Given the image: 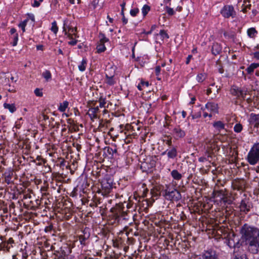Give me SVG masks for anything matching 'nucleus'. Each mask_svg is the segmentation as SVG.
<instances>
[{"mask_svg": "<svg viewBox=\"0 0 259 259\" xmlns=\"http://www.w3.org/2000/svg\"><path fill=\"white\" fill-rule=\"evenodd\" d=\"M107 153L110 155L111 157L113 156L114 154L117 153V149L115 146L113 148L110 147H107L105 148Z\"/></svg>", "mask_w": 259, "mask_h": 259, "instance_id": "23", "label": "nucleus"}, {"mask_svg": "<svg viewBox=\"0 0 259 259\" xmlns=\"http://www.w3.org/2000/svg\"><path fill=\"white\" fill-rule=\"evenodd\" d=\"M163 196L166 199L171 201H178L182 198L180 192L175 189L172 190H170V189L165 190Z\"/></svg>", "mask_w": 259, "mask_h": 259, "instance_id": "5", "label": "nucleus"}, {"mask_svg": "<svg viewBox=\"0 0 259 259\" xmlns=\"http://www.w3.org/2000/svg\"><path fill=\"white\" fill-rule=\"evenodd\" d=\"M99 2V0H93L91 2V4L94 7V8H96V7L98 5Z\"/></svg>", "mask_w": 259, "mask_h": 259, "instance_id": "50", "label": "nucleus"}, {"mask_svg": "<svg viewBox=\"0 0 259 259\" xmlns=\"http://www.w3.org/2000/svg\"><path fill=\"white\" fill-rule=\"evenodd\" d=\"M219 150V148L216 145L214 141H210L206 146L207 152L214 153V152L218 151Z\"/></svg>", "mask_w": 259, "mask_h": 259, "instance_id": "14", "label": "nucleus"}, {"mask_svg": "<svg viewBox=\"0 0 259 259\" xmlns=\"http://www.w3.org/2000/svg\"><path fill=\"white\" fill-rule=\"evenodd\" d=\"M192 58V55H188V56L187 57V58L186 59V63L187 64H188L190 63V61Z\"/></svg>", "mask_w": 259, "mask_h": 259, "instance_id": "57", "label": "nucleus"}, {"mask_svg": "<svg viewBox=\"0 0 259 259\" xmlns=\"http://www.w3.org/2000/svg\"><path fill=\"white\" fill-rule=\"evenodd\" d=\"M61 254L60 255V257L64 258L66 256H67V254L66 253L65 251L64 250H61Z\"/></svg>", "mask_w": 259, "mask_h": 259, "instance_id": "54", "label": "nucleus"}, {"mask_svg": "<svg viewBox=\"0 0 259 259\" xmlns=\"http://www.w3.org/2000/svg\"><path fill=\"white\" fill-rule=\"evenodd\" d=\"M4 106L6 109H8L11 113H13L16 110V108L14 104H10L5 103Z\"/></svg>", "mask_w": 259, "mask_h": 259, "instance_id": "25", "label": "nucleus"}, {"mask_svg": "<svg viewBox=\"0 0 259 259\" xmlns=\"http://www.w3.org/2000/svg\"><path fill=\"white\" fill-rule=\"evenodd\" d=\"M87 61L83 59L81 62V64L78 66V68L80 71H83L85 70L86 68Z\"/></svg>", "mask_w": 259, "mask_h": 259, "instance_id": "34", "label": "nucleus"}, {"mask_svg": "<svg viewBox=\"0 0 259 259\" xmlns=\"http://www.w3.org/2000/svg\"><path fill=\"white\" fill-rule=\"evenodd\" d=\"M122 203L117 204L114 207L112 208L111 210L113 212L115 220L119 221L120 218L123 220H127V212L123 210L124 207Z\"/></svg>", "mask_w": 259, "mask_h": 259, "instance_id": "3", "label": "nucleus"}, {"mask_svg": "<svg viewBox=\"0 0 259 259\" xmlns=\"http://www.w3.org/2000/svg\"><path fill=\"white\" fill-rule=\"evenodd\" d=\"M167 156L169 158H174L177 155V151L175 147H173L170 150H167Z\"/></svg>", "mask_w": 259, "mask_h": 259, "instance_id": "22", "label": "nucleus"}, {"mask_svg": "<svg viewBox=\"0 0 259 259\" xmlns=\"http://www.w3.org/2000/svg\"><path fill=\"white\" fill-rule=\"evenodd\" d=\"M172 177L176 180L181 179L182 176L177 170H173L171 172Z\"/></svg>", "mask_w": 259, "mask_h": 259, "instance_id": "24", "label": "nucleus"}, {"mask_svg": "<svg viewBox=\"0 0 259 259\" xmlns=\"http://www.w3.org/2000/svg\"><path fill=\"white\" fill-rule=\"evenodd\" d=\"M122 16H123L122 18V22L124 24H126L127 23V19L125 18L124 15Z\"/></svg>", "mask_w": 259, "mask_h": 259, "instance_id": "63", "label": "nucleus"}, {"mask_svg": "<svg viewBox=\"0 0 259 259\" xmlns=\"http://www.w3.org/2000/svg\"><path fill=\"white\" fill-rule=\"evenodd\" d=\"M239 207L241 212L246 214L252 207V204L249 199L245 198L241 200Z\"/></svg>", "mask_w": 259, "mask_h": 259, "instance_id": "10", "label": "nucleus"}, {"mask_svg": "<svg viewBox=\"0 0 259 259\" xmlns=\"http://www.w3.org/2000/svg\"><path fill=\"white\" fill-rule=\"evenodd\" d=\"M243 6L244 8L242 11L244 13L247 12V10L251 9V5L249 0H244Z\"/></svg>", "mask_w": 259, "mask_h": 259, "instance_id": "21", "label": "nucleus"}, {"mask_svg": "<svg viewBox=\"0 0 259 259\" xmlns=\"http://www.w3.org/2000/svg\"><path fill=\"white\" fill-rule=\"evenodd\" d=\"M159 34L162 40H164L165 38L168 39L169 38L168 34L164 30H161Z\"/></svg>", "mask_w": 259, "mask_h": 259, "instance_id": "37", "label": "nucleus"}, {"mask_svg": "<svg viewBox=\"0 0 259 259\" xmlns=\"http://www.w3.org/2000/svg\"><path fill=\"white\" fill-rule=\"evenodd\" d=\"M193 119L198 118L201 117V112H198L192 115Z\"/></svg>", "mask_w": 259, "mask_h": 259, "instance_id": "51", "label": "nucleus"}, {"mask_svg": "<svg viewBox=\"0 0 259 259\" xmlns=\"http://www.w3.org/2000/svg\"><path fill=\"white\" fill-rule=\"evenodd\" d=\"M247 159L252 165L256 164L259 161V142L253 145L248 153Z\"/></svg>", "mask_w": 259, "mask_h": 259, "instance_id": "2", "label": "nucleus"}, {"mask_svg": "<svg viewBox=\"0 0 259 259\" xmlns=\"http://www.w3.org/2000/svg\"><path fill=\"white\" fill-rule=\"evenodd\" d=\"M85 234H86V233H84V235H81L79 236V241H80L81 244L84 245L85 244V240L89 237V234H87V235H85Z\"/></svg>", "mask_w": 259, "mask_h": 259, "instance_id": "32", "label": "nucleus"}, {"mask_svg": "<svg viewBox=\"0 0 259 259\" xmlns=\"http://www.w3.org/2000/svg\"><path fill=\"white\" fill-rule=\"evenodd\" d=\"M149 85V82L148 81H145L144 80H141L140 83H139L138 85V88L140 91H141L143 90V87H148Z\"/></svg>", "mask_w": 259, "mask_h": 259, "instance_id": "36", "label": "nucleus"}, {"mask_svg": "<svg viewBox=\"0 0 259 259\" xmlns=\"http://www.w3.org/2000/svg\"><path fill=\"white\" fill-rule=\"evenodd\" d=\"M215 197H220L221 199L224 202H227V197L226 196V194L225 193L223 190H220L219 191H216L214 192Z\"/></svg>", "mask_w": 259, "mask_h": 259, "instance_id": "18", "label": "nucleus"}, {"mask_svg": "<svg viewBox=\"0 0 259 259\" xmlns=\"http://www.w3.org/2000/svg\"><path fill=\"white\" fill-rule=\"evenodd\" d=\"M42 76L46 79V81H48L52 78V75L49 70H45L42 73Z\"/></svg>", "mask_w": 259, "mask_h": 259, "instance_id": "27", "label": "nucleus"}, {"mask_svg": "<svg viewBox=\"0 0 259 259\" xmlns=\"http://www.w3.org/2000/svg\"><path fill=\"white\" fill-rule=\"evenodd\" d=\"M206 77V74L204 73H199L196 79L198 82H202L203 81H204Z\"/></svg>", "mask_w": 259, "mask_h": 259, "instance_id": "30", "label": "nucleus"}, {"mask_svg": "<svg viewBox=\"0 0 259 259\" xmlns=\"http://www.w3.org/2000/svg\"><path fill=\"white\" fill-rule=\"evenodd\" d=\"M201 109L203 111V116H204V117H206L208 116V113L205 111L206 109L201 108Z\"/></svg>", "mask_w": 259, "mask_h": 259, "instance_id": "59", "label": "nucleus"}, {"mask_svg": "<svg viewBox=\"0 0 259 259\" xmlns=\"http://www.w3.org/2000/svg\"><path fill=\"white\" fill-rule=\"evenodd\" d=\"M74 31H76V29H74L73 28L69 29L68 32L70 33L69 37L72 36V34H75Z\"/></svg>", "mask_w": 259, "mask_h": 259, "instance_id": "52", "label": "nucleus"}, {"mask_svg": "<svg viewBox=\"0 0 259 259\" xmlns=\"http://www.w3.org/2000/svg\"><path fill=\"white\" fill-rule=\"evenodd\" d=\"M68 102L66 101H64L62 103L60 104L58 109L61 112H64L68 106Z\"/></svg>", "mask_w": 259, "mask_h": 259, "instance_id": "26", "label": "nucleus"}, {"mask_svg": "<svg viewBox=\"0 0 259 259\" xmlns=\"http://www.w3.org/2000/svg\"><path fill=\"white\" fill-rule=\"evenodd\" d=\"M259 68V63H252L246 69V71L247 74L252 75L255 69Z\"/></svg>", "mask_w": 259, "mask_h": 259, "instance_id": "15", "label": "nucleus"}, {"mask_svg": "<svg viewBox=\"0 0 259 259\" xmlns=\"http://www.w3.org/2000/svg\"><path fill=\"white\" fill-rule=\"evenodd\" d=\"M113 188V180L109 178H106L102 180L101 182V193L102 195L105 196L108 195L111 191Z\"/></svg>", "mask_w": 259, "mask_h": 259, "instance_id": "4", "label": "nucleus"}, {"mask_svg": "<svg viewBox=\"0 0 259 259\" xmlns=\"http://www.w3.org/2000/svg\"><path fill=\"white\" fill-rule=\"evenodd\" d=\"M99 36L100 38V42L101 43L104 44L109 40V39L105 37V35L102 33H100Z\"/></svg>", "mask_w": 259, "mask_h": 259, "instance_id": "40", "label": "nucleus"}, {"mask_svg": "<svg viewBox=\"0 0 259 259\" xmlns=\"http://www.w3.org/2000/svg\"><path fill=\"white\" fill-rule=\"evenodd\" d=\"M221 14L226 18H229L230 17L234 18L236 15L233 7L230 5L225 6L221 10Z\"/></svg>", "mask_w": 259, "mask_h": 259, "instance_id": "6", "label": "nucleus"}, {"mask_svg": "<svg viewBox=\"0 0 259 259\" xmlns=\"http://www.w3.org/2000/svg\"><path fill=\"white\" fill-rule=\"evenodd\" d=\"M150 10V7L147 5H145L142 9L143 15L145 16L148 14Z\"/></svg>", "mask_w": 259, "mask_h": 259, "instance_id": "35", "label": "nucleus"}, {"mask_svg": "<svg viewBox=\"0 0 259 259\" xmlns=\"http://www.w3.org/2000/svg\"><path fill=\"white\" fill-rule=\"evenodd\" d=\"M234 259H247V256L244 253L235 254Z\"/></svg>", "mask_w": 259, "mask_h": 259, "instance_id": "41", "label": "nucleus"}, {"mask_svg": "<svg viewBox=\"0 0 259 259\" xmlns=\"http://www.w3.org/2000/svg\"><path fill=\"white\" fill-rule=\"evenodd\" d=\"M205 109L207 110L208 111H209L211 113H218V105L213 102H208L206 104L205 106Z\"/></svg>", "mask_w": 259, "mask_h": 259, "instance_id": "13", "label": "nucleus"}, {"mask_svg": "<svg viewBox=\"0 0 259 259\" xmlns=\"http://www.w3.org/2000/svg\"><path fill=\"white\" fill-rule=\"evenodd\" d=\"M27 21V20H25L23 22L20 23L19 25V26L22 28L23 32H24L25 30V27L26 25Z\"/></svg>", "mask_w": 259, "mask_h": 259, "instance_id": "45", "label": "nucleus"}, {"mask_svg": "<svg viewBox=\"0 0 259 259\" xmlns=\"http://www.w3.org/2000/svg\"><path fill=\"white\" fill-rule=\"evenodd\" d=\"M14 242L13 239L12 238H10L9 240L6 242L8 243V245H9V244H12Z\"/></svg>", "mask_w": 259, "mask_h": 259, "instance_id": "61", "label": "nucleus"}, {"mask_svg": "<svg viewBox=\"0 0 259 259\" xmlns=\"http://www.w3.org/2000/svg\"><path fill=\"white\" fill-rule=\"evenodd\" d=\"M28 16H29V18L32 21H34L35 18L34 16L32 14H28Z\"/></svg>", "mask_w": 259, "mask_h": 259, "instance_id": "62", "label": "nucleus"}, {"mask_svg": "<svg viewBox=\"0 0 259 259\" xmlns=\"http://www.w3.org/2000/svg\"><path fill=\"white\" fill-rule=\"evenodd\" d=\"M125 4H126L125 2L124 1H123L122 3L120 5V6L122 8V9H121L122 15H123V11H124V9Z\"/></svg>", "mask_w": 259, "mask_h": 259, "instance_id": "56", "label": "nucleus"}, {"mask_svg": "<svg viewBox=\"0 0 259 259\" xmlns=\"http://www.w3.org/2000/svg\"><path fill=\"white\" fill-rule=\"evenodd\" d=\"M99 107L101 108L104 107L106 108L105 104H106L105 99L102 98H100L99 99Z\"/></svg>", "mask_w": 259, "mask_h": 259, "instance_id": "42", "label": "nucleus"}, {"mask_svg": "<svg viewBox=\"0 0 259 259\" xmlns=\"http://www.w3.org/2000/svg\"><path fill=\"white\" fill-rule=\"evenodd\" d=\"M222 52V47L218 43H214L211 47V52L214 55H219Z\"/></svg>", "mask_w": 259, "mask_h": 259, "instance_id": "16", "label": "nucleus"}, {"mask_svg": "<svg viewBox=\"0 0 259 259\" xmlns=\"http://www.w3.org/2000/svg\"><path fill=\"white\" fill-rule=\"evenodd\" d=\"M249 122L251 125L254 127L258 128L259 127V114H256L251 113L249 119Z\"/></svg>", "mask_w": 259, "mask_h": 259, "instance_id": "12", "label": "nucleus"}, {"mask_svg": "<svg viewBox=\"0 0 259 259\" xmlns=\"http://www.w3.org/2000/svg\"><path fill=\"white\" fill-rule=\"evenodd\" d=\"M198 160H199V161L201 162H203L206 161V156H205V155H204V156L199 157Z\"/></svg>", "mask_w": 259, "mask_h": 259, "instance_id": "58", "label": "nucleus"}, {"mask_svg": "<svg viewBox=\"0 0 259 259\" xmlns=\"http://www.w3.org/2000/svg\"><path fill=\"white\" fill-rule=\"evenodd\" d=\"M40 5V3L39 2H38L36 0H35L34 1V3L32 5V6L33 7H39Z\"/></svg>", "mask_w": 259, "mask_h": 259, "instance_id": "55", "label": "nucleus"}, {"mask_svg": "<svg viewBox=\"0 0 259 259\" xmlns=\"http://www.w3.org/2000/svg\"><path fill=\"white\" fill-rule=\"evenodd\" d=\"M106 82L110 85H112L115 83V81L113 76H109L107 74H106Z\"/></svg>", "mask_w": 259, "mask_h": 259, "instance_id": "28", "label": "nucleus"}, {"mask_svg": "<svg viewBox=\"0 0 259 259\" xmlns=\"http://www.w3.org/2000/svg\"><path fill=\"white\" fill-rule=\"evenodd\" d=\"M253 57L254 59L259 60V52H256L253 53Z\"/></svg>", "mask_w": 259, "mask_h": 259, "instance_id": "53", "label": "nucleus"}, {"mask_svg": "<svg viewBox=\"0 0 259 259\" xmlns=\"http://www.w3.org/2000/svg\"><path fill=\"white\" fill-rule=\"evenodd\" d=\"M200 259H219V253L217 251L209 249L204 250L200 255Z\"/></svg>", "mask_w": 259, "mask_h": 259, "instance_id": "7", "label": "nucleus"}, {"mask_svg": "<svg viewBox=\"0 0 259 259\" xmlns=\"http://www.w3.org/2000/svg\"><path fill=\"white\" fill-rule=\"evenodd\" d=\"M213 153L211 152H207L206 151L205 156H206V161H209V162H211L212 158Z\"/></svg>", "mask_w": 259, "mask_h": 259, "instance_id": "39", "label": "nucleus"}, {"mask_svg": "<svg viewBox=\"0 0 259 259\" xmlns=\"http://www.w3.org/2000/svg\"><path fill=\"white\" fill-rule=\"evenodd\" d=\"M231 94L237 98L245 99V96L247 94V91L241 89L236 86H233L230 89Z\"/></svg>", "mask_w": 259, "mask_h": 259, "instance_id": "9", "label": "nucleus"}, {"mask_svg": "<svg viewBox=\"0 0 259 259\" xmlns=\"http://www.w3.org/2000/svg\"><path fill=\"white\" fill-rule=\"evenodd\" d=\"M69 37L71 39V40L68 42V44L71 46L75 45L77 42V40L72 39V36H70Z\"/></svg>", "mask_w": 259, "mask_h": 259, "instance_id": "48", "label": "nucleus"}, {"mask_svg": "<svg viewBox=\"0 0 259 259\" xmlns=\"http://www.w3.org/2000/svg\"><path fill=\"white\" fill-rule=\"evenodd\" d=\"M16 31V30L15 28H13L12 29H11L10 30V33L12 34H16L15 32Z\"/></svg>", "mask_w": 259, "mask_h": 259, "instance_id": "64", "label": "nucleus"}, {"mask_svg": "<svg viewBox=\"0 0 259 259\" xmlns=\"http://www.w3.org/2000/svg\"><path fill=\"white\" fill-rule=\"evenodd\" d=\"M11 177L10 176H8L5 178V182L8 184H9L11 183Z\"/></svg>", "mask_w": 259, "mask_h": 259, "instance_id": "60", "label": "nucleus"}, {"mask_svg": "<svg viewBox=\"0 0 259 259\" xmlns=\"http://www.w3.org/2000/svg\"><path fill=\"white\" fill-rule=\"evenodd\" d=\"M226 242L230 248H235L239 245V240L234 233L228 235Z\"/></svg>", "mask_w": 259, "mask_h": 259, "instance_id": "8", "label": "nucleus"}, {"mask_svg": "<svg viewBox=\"0 0 259 259\" xmlns=\"http://www.w3.org/2000/svg\"><path fill=\"white\" fill-rule=\"evenodd\" d=\"M51 30L52 32H53L55 34H56L58 31V27L57 25L56 21H54L52 23V27Z\"/></svg>", "mask_w": 259, "mask_h": 259, "instance_id": "33", "label": "nucleus"}, {"mask_svg": "<svg viewBox=\"0 0 259 259\" xmlns=\"http://www.w3.org/2000/svg\"><path fill=\"white\" fill-rule=\"evenodd\" d=\"M213 126L218 132H220L225 128V124L221 121H217L213 123Z\"/></svg>", "mask_w": 259, "mask_h": 259, "instance_id": "19", "label": "nucleus"}, {"mask_svg": "<svg viewBox=\"0 0 259 259\" xmlns=\"http://www.w3.org/2000/svg\"><path fill=\"white\" fill-rule=\"evenodd\" d=\"M11 246L8 245V243L6 242H2L0 243V250H7L9 251Z\"/></svg>", "mask_w": 259, "mask_h": 259, "instance_id": "29", "label": "nucleus"}, {"mask_svg": "<svg viewBox=\"0 0 259 259\" xmlns=\"http://www.w3.org/2000/svg\"><path fill=\"white\" fill-rule=\"evenodd\" d=\"M18 40V34H15L14 35L13 41L12 42V45L13 46H15L17 45Z\"/></svg>", "mask_w": 259, "mask_h": 259, "instance_id": "43", "label": "nucleus"}, {"mask_svg": "<svg viewBox=\"0 0 259 259\" xmlns=\"http://www.w3.org/2000/svg\"><path fill=\"white\" fill-rule=\"evenodd\" d=\"M161 71V67L159 66H157L155 68V74L156 76H159Z\"/></svg>", "mask_w": 259, "mask_h": 259, "instance_id": "49", "label": "nucleus"}, {"mask_svg": "<svg viewBox=\"0 0 259 259\" xmlns=\"http://www.w3.org/2000/svg\"><path fill=\"white\" fill-rule=\"evenodd\" d=\"M139 12L138 9H132L130 11V14L132 16H136Z\"/></svg>", "mask_w": 259, "mask_h": 259, "instance_id": "47", "label": "nucleus"}, {"mask_svg": "<svg viewBox=\"0 0 259 259\" xmlns=\"http://www.w3.org/2000/svg\"><path fill=\"white\" fill-rule=\"evenodd\" d=\"M241 232L242 238L248 245V249L252 253H257L259 250V230L245 224Z\"/></svg>", "mask_w": 259, "mask_h": 259, "instance_id": "1", "label": "nucleus"}, {"mask_svg": "<svg viewBox=\"0 0 259 259\" xmlns=\"http://www.w3.org/2000/svg\"><path fill=\"white\" fill-rule=\"evenodd\" d=\"M257 33V31L254 27L249 28L247 30V34L250 38H255Z\"/></svg>", "mask_w": 259, "mask_h": 259, "instance_id": "17", "label": "nucleus"}, {"mask_svg": "<svg viewBox=\"0 0 259 259\" xmlns=\"http://www.w3.org/2000/svg\"><path fill=\"white\" fill-rule=\"evenodd\" d=\"M242 130V125L240 123H237L234 127V130L236 133H240Z\"/></svg>", "mask_w": 259, "mask_h": 259, "instance_id": "38", "label": "nucleus"}, {"mask_svg": "<svg viewBox=\"0 0 259 259\" xmlns=\"http://www.w3.org/2000/svg\"><path fill=\"white\" fill-rule=\"evenodd\" d=\"M96 49H97V52L98 53H100L103 52L105 51L106 47L104 45V44L100 42V44L97 45Z\"/></svg>", "mask_w": 259, "mask_h": 259, "instance_id": "31", "label": "nucleus"}, {"mask_svg": "<svg viewBox=\"0 0 259 259\" xmlns=\"http://www.w3.org/2000/svg\"><path fill=\"white\" fill-rule=\"evenodd\" d=\"M34 93L37 97H41L42 96V92L39 89H36L34 90Z\"/></svg>", "mask_w": 259, "mask_h": 259, "instance_id": "46", "label": "nucleus"}, {"mask_svg": "<svg viewBox=\"0 0 259 259\" xmlns=\"http://www.w3.org/2000/svg\"><path fill=\"white\" fill-rule=\"evenodd\" d=\"M174 133L177 138H183L185 136V133L179 127H175L174 129Z\"/></svg>", "mask_w": 259, "mask_h": 259, "instance_id": "20", "label": "nucleus"}, {"mask_svg": "<svg viewBox=\"0 0 259 259\" xmlns=\"http://www.w3.org/2000/svg\"><path fill=\"white\" fill-rule=\"evenodd\" d=\"M166 12L167 13V14L169 15H173L174 14V10L172 9V8H170L167 6L166 7Z\"/></svg>", "mask_w": 259, "mask_h": 259, "instance_id": "44", "label": "nucleus"}, {"mask_svg": "<svg viewBox=\"0 0 259 259\" xmlns=\"http://www.w3.org/2000/svg\"><path fill=\"white\" fill-rule=\"evenodd\" d=\"M100 110L99 106L91 107L88 110L87 114L90 116L92 120H94V119L99 118V113Z\"/></svg>", "mask_w": 259, "mask_h": 259, "instance_id": "11", "label": "nucleus"}]
</instances>
